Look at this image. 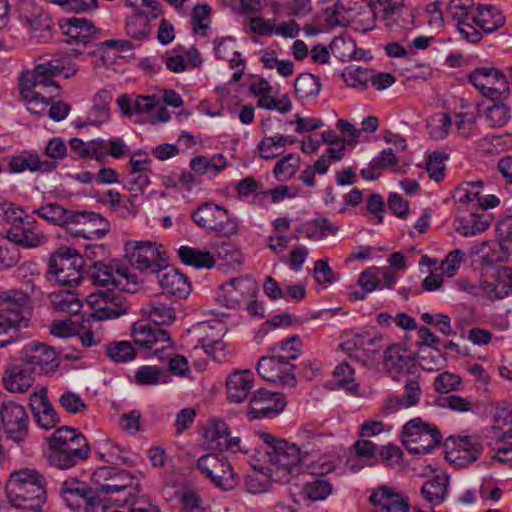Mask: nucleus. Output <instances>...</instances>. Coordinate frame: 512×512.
Segmentation results:
<instances>
[{
	"label": "nucleus",
	"mask_w": 512,
	"mask_h": 512,
	"mask_svg": "<svg viewBox=\"0 0 512 512\" xmlns=\"http://www.w3.org/2000/svg\"><path fill=\"white\" fill-rule=\"evenodd\" d=\"M482 450V445L477 438L464 436L457 440L455 450L452 451L451 454H457L454 457L455 460H462L464 463H472L479 458Z\"/></svg>",
	"instance_id": "nucleus-48"
},
{
	"label": "nucleus",
	"mask_w": 512,
	"mask_h": 512,
	"mask_svg": "<svg viewBox=\"0 0 512 512\" xmlns=\"http://www.w3.org/2000/svg\"><path fill=\"white\" fill-rule=\"evenodd\" d=\"M60 492L69 507L83 508L84 512H88L90 505L95 504L100 497L95 486L88 487L85 482L75 478L65 480Z\"/></svg>",
	"instance_id": "nucleus-23"
},
{
	"label": "nucleus",
	"mask_w": 512,
	"mask_h": 512,
	"mask_svg": "<svg viewBox=\"0 0 512 512\" xmlns=\"http://www.w3.org/2000/svg\"><path fill=\"white\" fill-rule=\"evenodd\" d=\"M383 365L385 370L394 378L414 373L416 369V361L400 346H392L387 349Z\"/></svg>",
	"instance_id": "nucleus-34"
},
{
	"label": "nucleus",
	"mask_w": 512,
	"mask_h": 512,
	"mask_svg": "<svg viewBox=\"0 0 512 512\" xmlns=\"http://www.w3.org/2000/svg\"><path fill=\"white\" fill-rule=\"evenodd\" d=\"M473 9V0H450L446 7V12L447 16L451 17L452 20L460 23L465 20H471L474 13Z\"/></svg>",
	"instance_id": "nucleus-63"
},
{
	"label": "nucleus",
	"mask_w": 512,
	"mask_h": 512,
	"mask_svg": "<svg viewBox=\"0 0 512 512\" xmlns=\"http://www.w3.org/2000/svg\"><path fill=\"white\" fill-rule=\"evenodd\" d=\"M447 486L448 478L446 476H436L425 482L421 488V494L431 504L439 505L447 496Z\"/></svg>",
	"instance_id": "nucleus-52"
},
{
	"label": "nucleus",
	"mask_w": 512,
	"mask_h": 512,
	"mask_svg": "<svg viewBox=\"0 0 512 512\" xmlns=\"http://www.w3.org/2000/svg\"><path fill=\"white\" fill-rule=\"evenodd\" d=\"M29 418L23 406L15 402L3 403L0 408V433L6 440L18 445L29 434Z\"/></svg>",
	"instance_id": "nucleus-12"
},
{
	"label": "nucleus",
	"mask_w": 512,
	"mask_h": 512,
	"mask_svg": "<svg viewBox=\"0 0 512 512\" xmlns=\"http://www.w3.org/2000/svg\"><path fill=\"white\" fill-rule=\"evenodd\" d=\"M166 378L167 373L157 366H141L135 373V381L139 385H158L165 383Z\"/></svg>",
	"instance_id": "nucleus-62"
},
{
	"label": "nucleus",
	"mask_w": 512,
	"mask_h": 512,
	"mask_svg": "<svg viewBox=\"0 0 512 512\" xmlns=\"http://www.w3.org/2000/svg\"><path fill=\"white\" fill-rule=\"evenodd\" d=\"M178 256L184 264L197 269L212 268L215 264V260L210 252L188 246H181L178 250Z\"/></svg>",
	"instance_id": "nucleus-51"
},
{
	"label": "nucleus",
	"mask_w": 512,
	"mask_h": 512,
	"mask_svg": "<svg viewBox=\"0 0 512 512\" xmlns=\"http://www.w3.org/2000/svg\"><path fill=\"white\" fill-rule=\"evenodd\" d=\"M49 448V463L63 470L87 458L90 451L83 434L69 427H61L50 436Z\"/></svg>",
	"instance_id": "nucleus-4"
},
{
	"label": "nucleus",
	"mask_w": 512,
	"mask_h": 512,
	"mask_svg": "<svg viewBox=\"0 0 512 512\" xmlns=\"http://www.w3.org/2000/svg\"><path fill=\"white\" fill-rule=\"evenodd\" d=\"M490 437L496 442L512 438V404L497 409Z\"/></svg>",
	"instance_id": "nucleus-49"
},
{
	"label": "nucleus",
	"mask_w": 512,
	"mask_h": 512,
	"mask_svg": "<svg viewBox=\"0 0 512 512\" xmlns=\"http://www.w3.org/2000/svg\"><path fill=\"white\" fill-rule=\"evenodd\" d=\"M150 13H133L126 18L125 31L126 34L135 40H146L151 33L150 21L156 17H152Z\"/></svg>",
	"instance_id": "nucleus-43"
},
{
	"label": "nucleus",
	"mask_w": 512,
	"mask_h": 512,
	"mask_svg": "<svg viewBox=\"0 0 512 512\" xmlns=\"http://www.w3.org/2000/svg\"><path fill=\"white\" fill-rule=\"evenodd\" d=\"M83 256L74 248H60L50 258L49 271L63 286L78 284L83 277Z\"/></svg>",
	"instance_id": "nucleus-10"
},
{
	"label": "nucleus",
	"mask_w": 512,
	"mask_h": 512,
	"mask_svg": "<svg viewBox=\"0 0 512 512\" xmlns=\"http://www.w3.org/2000/svg\"><path fill=\"white\" fill-rule=\"evenodd\" d=\"M131 336L137 345L153 351L154 354L171 344L168 331L148 320L141 319L135 322L132 326Z\"/></svg>",
	"instance_id": "nucleus-20"
},
{
	"label": "nucleus",
	"mask_w": 512,
	"mask_h": 512,
	"mask_svg": "<svg viewBox=\"0 0 512 512\" xmlns=\"http://www.w3.org/2000/svg\"><path fill=\"white\" fill-rule=\"evenodd\" d=\"M30 405L36 417L37 423L45 430L56 427L59 417L48 400L47 389L41 387L30 396Z\"/></svg>",
	"instance_id": "nucleus-30"
},
{
	"label": "nucleus",
	"mask_w": 512,
	"mask_h": 512,
	"mask_svg": "<svg viewBox=\"0 0 512 512\" xmlns=\"http://www.w3.org/2000/svg\"><path fill=\"white\" fill-rule=\"evenodd\" d=\"M511 118L510 108L503 102H495L486 108L485 120L491 128H500Z\"/></svg>",
	"instance_id": "nucleus-59"
},
{
	"label": "nucleus",
	"mask_w": 512,
	"mask_h": 512,
	"mask_svg": "<svg viewBox=\"0 0 512 512\" xmlns=\"http://www.w3.org/2000/svg\"><path fill=\"white\" fill-rule=\"evenodd\" d=\"M98 162H103L108 156L122 158L129 153V148L121 138L110 140L99 139Z\"/></svg>",
	"instance_id": "nucleus-58"
},
{
	"label": "nucleus",
	"mask_w": 512,
	"mask_h": 512,
	"mask_svg": "<svg viewBox=\"0 0 512 512\" xmlns=\"http://www.w3.org/2000/svg\"><path fill=\"white\" fill-rule=\"evenodd\" d=\"M363 7V0H337L325 9V20L330 26H347Z\"/></svg>",
	"instance_id": "nucleus-35"
},
{
	"label": "nucleus",
	"mask_w": 512,
	"mask_h": 512,
	"mask_svg": "<svg viewBox=\"0 0 512 512\" xmlns=\"http://www.w3.org/2000/svg\"><path fill=\"white\" fill-rule=\"evenodd\" d=\"M256 370L259 376L267 381L279 383L284 387L294 388L297 384L294 375V365L284 359L281 353L262 356Z\"/></svg>",
	"instance_id": "nucleus-18"
},
{
	"label": "nucleus",
	"mask_w": 512,
	"mask_h": 512,
	"mask_svg": "<svg viewBox=\"0 0 512 512\" xmlns=\"http://www.w3.org/2000/svg\"><path fill=\"white\" fill-rule=\"evenodd\" d=\"M7 239L24 248H36L47 241L36 220L29 216L22 224L13 225L7 231Z\"/></svg>",
	"instance_id": "nucleus-28"
},
{
	"label": "nucleus",
	"mask_w": 512,
	"mask_h": 512,
	"mask_svg": "<svg viewBox=\"0 0 512 512\" xmlns=\"http://www.w3.org/2000/svg\"><path fill=\"white\" fill-rule=\"evenodd\" d=\"M87 301L97 320L115 319L128 311L125 298L112 290L94 292L88 296Z\"/></svg>",
	"instance_id": "nucleus-21"
},
{
	"label": "nucleus",
	"mask_w": 512,
	"mask_h": 512,
	"mask_svg": "<svg viewBox=\"0 0 512 512\" xmlns=\"http://www.w3.org/2000/svg\"><path fill=\"white\" fill-rule=\"evenodd\" d=\"M295 93L300 99L316 97L321 89V83L318 77L310 73L299 75L294 83Z\"/></svg>",
	"instance_id": "nucleus-56"
},
{
	"label": "nucleus",
	"mask_w": 512,
	"mask_h": 512,
	"mask_svg": "<svg viewBox=\"0 0 512 512\" xmlns=\"http://www.w3.org/2000/svg\"><path fill=\"white\" fill-rule=\"evenodd\" d=\"M336 383L351 394H356L359 384L354 378V370L348 363L339 364L334 371Z\"/></svg>",
	"instance_id": "nucleus-64"
},
{
	"label": "nucleus",
	"mask_w": 512,
	"mask_h": 512,
	"mask_svg": "<svg viewBox=\"0 0 512 512\" xmlns=\"http://www.w3.org/2000/svg\"><path fill=\"white\" fill-rule=\"evenodd\" d=\"M113 99L112 93L107 89H102L94 96V104L90 109L84 122V126H100L110 119V103Z\"/></svg>",
	"instance_id": "nucleus-40"
},
{
	"label": "nucleus",
	"mask_w": 512,
	"mask_h": 512,
	"mask_svg": "<svg viewBox=\"0 0 512 512\" xmlns=\"http://www.w3.org/2000/svg\"><path fill=\"white\" fill-rule=\"evenodd\" d=\"M92 484L100 497L124 491L137 486L136 479L127 470H120L111 466L97 468L91 477Z\"/></svg>",
	"instance_id": "nucleus-15"
},
{
	"label": "nucleus",
	"mask_w": 512,
	"mask_h": 512,
	"mask_svg": "<svg viewBox=\"0 0 512 512\" xmlns=\"http://www.w3.org/2000/svg\"><path fill=\"white\" fill-rule=\"evenodd\" d=\"M19 358L33 373L48 375L54 373L59 367L55 349L37 341L26 344Z\"/></svg>",
	"instance_id": "nucleus-16"
},
{
	"label": "nucleus",
	"mask_w": 512,
	"mask_h": 512,
	"mask_svg": "<svg viewBox=\"0 0 512 512\" xmlns=\"http://www.w3.org/2000/svg\"><path fill=\"white\" fill-rule=\"evenodd\" d=\"M126 257L136 269L156 274L167 262L163 247L154 241H128L124 247Z\"/></svg>",
	"instance_id": "nucleus-8"
},
{
	"label": "nucleus",
	"mask_w": 512,
	"mask_h": 512,
	"mask_svg": "<svg viewBox=\"0 0 512 512\" xmlns=\"http://www.w3.org/2000/svg\"><path fill=\"white\" fill-rule=\"evenodd\" d=\"M294 142L295 138L293 136L276 134L264 137L258 144L259 156L266 160L274 159L283 152L287 145H291Z\"/></svg>",
	"instance_id": "nucleus-46"
},
{
	"label": "nucleus",
	"mask_w": 512,
	"mask_h": 512,
	"mask_svg": "<svg viewBox=\"0 0 512 512\" xmlns=\"http://www.w3.org/2000/svg\"><path fill=\"white\" fill-rule=\"evenodd\" d=\"M490 437L496 442L512 438V404L497 409Z\"/></svg>",
	"instance_id": "nucleus-50"
},
{
	"label": "nucleus",
	"mask_w": 512,
	"mask_h": 512,
	"mask_svg": "<svg viewBox=\"0 0 512 512\" xmlns=\"http://www.w3.org/2000/svg\"><path fill=\"white\" fill-rule=\"evenodd\" d=\"M419 365L426 371L440 370L445 364V358L438 348L420 347L418 353Z\"/></svg>",
	"instance_id": "nucleus-60"
},
{
	"label": "nucleus",
	"mask_w": 512,
	"mask_h": 512,
	"mask_svg": "<svg viewBox=\"0 0 512 512\" xmlns=\"http://www.w3.org/2000/svg\"><path fill=\"white\" fill-rule=\"evenodd\" d=\"M469 82L484 97L498 99L502 94H509L508 78L499 68L494 66H481L475 68L468 75Z\"/></svg>",
	"instance_id": "nucleus-13"
},
{
	"label": "nucleus",
	"mask_w": 512,
	"mask_h": 512,
	"mask_svg": "<svg viewBox=\"0 0 512 512\" xmlns=\"http://www.w3.org/2000/svg\"><path fill=\"white\" fill-rule=\"evenodd\" d=\"M59 27L63 34L68 37V43L82 46H86L96 39L100 33V30L91 20L81 17L62 19L59 22Z\"/></svg>",
	"instance_id": "nucleus-26"
},
{
	"label": "nucleus",
	"mask_w": 512,
	"mask_h": 512,
	"mask_svg": "<svg viewBox=\"0 0 512 512\" xmlns=\"http://www.w3.org/2000/svg\"><path fill=\"white\" fill-rule=\"evenodd\" d=\"M490 225L489 216L484 212L471 210L468 216L460 218L457 231L465 236H474L485 231Z\"/></svg>",
	"instance_id": "nucleus-45"
},
{
	"label": "nucleus",
	"mask_w": 512,
	"mask_h": 512,
	"mask_svg": "<svg viewBox=\"0 0 512 512\" xmlns=\"http://www.w3.org/2000/svg\"><path fill=\"white\" fill-rule=\"evenodd\" d=\"M337 232L338 227L331 223L329 219L318 218L300 225L293 237L297 239L298 234H303L309 240L320 241L330 235H335Z\"/></svg>",
	"instance_id": "nucleus-41"
},
{
	"label": "nucleus",
	"mask_w": 512,
	"mask_h": 512,
	"mask_svg": "<svg viewBox=\"0 0 512 512\" xmlns=\"http://www.w3.org/2000/svg\"><path fill=\"white\" fill-rule=\"evenodd\" d=\"M227 166L226 158L222 154H214L212 157L196 156L190 161V168L198 175L220 173Z\"/></svg>",
	"instance_id": "nucleus-47"
},
{
	"label": "nucleus",
	"mask_w": 512,
	"mask_h": 512,
	"mask_svg": "<svg viewBox=\"0 0 512 512\" xmlns=\"http://www.w3.org/2000/svg\"><path fill=\"white\" fill-rule=\"evenodd\" d=\"M285 406L282 394L259 389L250 400L248 413L254 419L271 418L282 412Z\"/></svg>",
	"instance_id": "nucleus-25"
},
{
	"label": "nucleus",
	"mask_w": 512,
	"mask_h": 512,
	"mask_svg": "<svg viewBox=\"0 0 512 512\" xmlns=\"http://www.w3.org/2000/svg\"><path fill=\"white\" fill-rule=\"evenodd\" d=\"M257 436L266 444L268 462L274 473L281 474L280 480L289 482V475L300 473L303 457L296 444L277 439L266 431H258Z\"/></svg>",
	"instance_id": "nucleus-5"
},
{
	"label": "nucleus",
	"mask_w": 512,
	"mask_h": 512,
	"mask_svg": "<svg viewBox=\"0 0 512 512\" xmlns=\"http://www.w3.org/2000/svg\"><path fill=\"white\" fill-rule=\"evenodd\" d=\"M32 213L52 225L64 227L74 237L100 239L108 231L107 222L100 213L66 209L56 202L46 203Z\"/></svg>",
	"instance_id": "nucleus-1"
},
{
	"label": "nucleus",
	"mask_w": 512,
	"mask_h": 512,
	"mask_svg": "<svg viewBox=\"0 0 512 512\" xmlns=\"http://www.w3.org/2000/svg\"><path fill=\"white\" fill-rule=\"evenodd\" d=\"M16 299V303H10L9 307L0 308V336L6 335L11 329L18 328L28 319L30 314L28 296L16 294ZM8 343V340H0V347Z\"/></svg>",
	"instance_id": "nucleus-24"
},
{
	"label": "nucleus",
	"mask_w": 512,
	"mask_h": 512,
	"mask_svg": "<svg viewBox=\"0 0 512 512\" xmlns=\"http://www.w3.org/2000/svg\"><path fill=\"white\" fill-rule=\"evenodd\" d=\"M17 11L22 22L27 26L33 37L40 38L38 31H49L50 24L48 17L42 13L33 0H18Z\"/></svg>",
	"instance_id": "nucleus-31"
},
{
	"label": "nucleus",
	"mask_w": 512,
	"mask_h": 512,
	"mask_svg": "<svg viewBox=\"0 0 512 512\" xmlns=\"http://www.w3.org/2000/svg\"><path fill=\"white\" fill-rule=\"evenodd\" d=\"M452 120L447 113H436L427 121V129L433 139L441 140L447 137Z\"/></svg>",
	"instance_id": "nucleus-61"
},
{
	"label": "nucleus",
	"mask_w": 512,
	"mask_h": 512,
	"mask_svg": "<svg viewBox=\"0 0 512 512\" xmlns=\"http://www.w3.org/2000/svg\"><path fill=\"white\" fill-rule=\"evenodd\" d=\"M46 486V479L40 472L22 468L10 474L5 492L9 502L16 508H38L46 502Z\"/></svg>",
	"instance_id": "nucleus-3"
},
{
	"label": "nucleus",
	"mask_w": 512,
	"mask_h": 512,
	"mask_svg": "<svg viewBox=\"0 0 512 512\" xmlns=\"http://www.w3.org/2000/svg\"><path fill=\"white\" fill-rule=\"evenodd\" d=\"M57 167V162L41 160L39 155L32 151H23L12 156L9 160L8 170L11 173L51 172Z\"/></svg>",
	"instance_id": "nucleus-33"
},
{
	"label": "nucleus",
	"mask_w": 512,
	"mask_h": 512,
	"mask_svg": "<svg viewBox=\"0 0 512 512\" xmlns=\"http://www.w3.org/2000/svg\"><path fill=\"white\" fill-rule=\"evenodd\" d=\"M483 293L490 299H503L512 290V270L508 267L497 269L481 283Z\"/></svg>",
	"instance_id": "nucleus-37"
},
{
	"label": "nucleus",
	"mask_w": 512,
	"mask_h": 512,
	"mask_svg": "<svg viewBox=\"0 0 512 512\" xmlns=\"http://www.w3.org/2000/svg\"><path fill=\"white\" fill-rule=\"evenodd\" d=\"M199 330L203 335L198 338L195 349L201 347L215 361H225L231 354V350L221 340L224 335V325L222 323H216L215 325L204 323L200 325Z\"/></svg>",
	"instance_id": "nucleus-22"
},
{
	"label": "nucleus",
	"mask_w": 512,
	"mask_h": 512,
	"mask_svg": "<svg viewBox=\"0 0 512 512\" xmlns=\"http://www.w3.org/2000/svg\"><path fill=\"white\" fill-rule=\"evenodd\" d=\"M483 181H471L461 183L453 193V199L460 204L467 205L471 210L484 212L499 204V199L493 194H485Z\"/></svg>",
	"instance_id": "nucleus-19"
},
{
	"label": "nucleus",
	"mask_w": 512,
	"mask_h": 512,
	"mask_svg": "<svg viewBox=\"0 0 512 512\" xmlns=\"http://www.w3.org/2000/svg\"><path fill=\"white\" fill-rule=\"evenodd\" d=\"M33 372L20 359L12 361L5 369L3 376L4 387L13 393H25L32 386Z\"/></svg>",
	"instance_id": "nucleus-29"
},
{
	"label": "nucleus",
	"mask_w": 512,
	"mask_h": 512,
	"mask_svg": "<svg viewBox=\"0 0 512 512\" xmlns=\"http://www.w3.org/2000/svg\"><path fill=\"white\" fill-rule=\"evenodd\" d=\"M141 312L149 319L148 321L154 322L158 326L169 325L176 319L174 307L163 301L162 297L154 298L145 303L141 308Z\"/></svg>",
	"instance_id": "nucleus-38"
},
{
	"label": "nucleus",
	"mask_w": 512,
	"mask_h": 512,
	"mask_svg": "<svg viewBox=\"0 0 512 512\" xmlns=\"http://www.w3.org/2000/svg\"><path fill=\"white\" fill-rule=\"evenodd\" d=\"M490 225L489 216L484 212L471 210L468 216L460 218L457 231L465 236H474L485 231Z\"/></svg>",
	"instance_id": "nucleus-44"
},
{
	"label": "nucleus",
	"mask_w": 512,
	"mask_h": 512,
	"mask_svg": "<svg viewBox=\"0 0 512 512\" xmlns=\"http://www.w3.org/2000/svg\"><path fill=\"white\" fill-rule=\"evenodd\" d=\"M438 428L416 417L409 420L402 429L401 439L409 453L423 455L441 444Z\"/></svg>",
	"instance_id": "nucleus-7"
},
{
	"label": "nucleus",
	"mask_w": 512,
	"mask_h": 512,
	"mask_svg": "<svg viewBox=\"0 0 512 512\" xmlns=\"http://www.w3.org/2000/svg\"><path fill=\"white\" fill-rule=\"evenodd\" d=\"M254 385V375L250 370H235L226 380L228 399L241 403L247 399Z\"/></svg>",
	"instance_id": "nucleus-36"
},
{
	"label": "nucleus",
	"mask_w": 512,
	"mask_h": 512,
	"mask_svg": "<svg viewBox=\"0 0 512 512\" xmlns=\"http://www.w3.org/2000/svg\"><path fill=\"white\" fill-rule=\"evenodd\" d=\"M28 111L32 114L42 115L48 111L53 98L59 94L52 93H21Z\"/></svg>",
	"instance_id": "nucleus-57"
},
{
	"label": "nucleus",
	"mask_w": 512,
	"mask_h": 512,
	"mask_svg": "<svg viewBox=\"0 0 512 512\" xmlns=\"http://www.w3.org/2000/svg\"><path fill=\"white\" fill-rule=\"evenodd\" d=\"M215 54L218 59L227 60L230 68L234 69L237 66H245L246 61L241 53L235 50V42L231 38H223L215 41Z\"/></svg>",
	"instance_id": "nucleus-53"
},
{
	"label": "nucleus",
	"mask_w": 512,
	"mask_h": 512,
	"mask_svg": "<svg viewBox=\"0 0 512 512\" xmlns=\"http://www.w3.org/2000/svg\"><path fill=\"white\" fill-rule=\"evenodd\" d=\"M201 474L222 491H231L239 484V478L229 461L220 454L209 453L197 461Z\"/></svg>",
	"instance_id": "nucleus-11"
},
{
	"label": "nucleus",
	"mask_w": 512,
	"mask_h": 512,
	"mask_svg": "<svg viewBox=\"0 0 512 512\" xmlns=\"http://www.w3.org/2000/svg\"><path fill=\"white\" fill-rule=\"evenodd\" d=\"M156 274L159 285L165 293L178 298H183L190 294V283L187 277L178 269L168 267L165 264Z\"/></svg>",
	"instance_id": "nucleus-32"
},
{
	"label": "nucleus",
	"mask_w": 512,
	"mask_h": 512,
	"mask_svg": "<svg viewBox=\"0 0 512 512\" xmlns=\"http://www.w3.org/2000/svg\"><path fill=\"white\" fill-rule=\"evenodd\" d=\"M258 286L250 276H239L221 285L217 294V302L226 308H239L256 298Z\"/></svg>",
	"instance_id": "nucleus-14"
},
{
	"label": "nucleus",
	"mask_w": 512,
	"mask_h": 512,
	"mask_svg": "<svg viewBox=\"0 0 512 512\" xmlns=\"http://www.w3.org/2000/svg\"><path fill=\"white\" fill-rule=\"evenodd\" d=\"M77 71V66L68 57L42 59L32 70L22 72L19 77L20 91L59 94L55 77L70 78Z\"/></svg>",
	"instance_id": "nucleus-2"
},
{
	"label": "nucleus",
	"mask_w": 512,
	"mask_h": 512,
	"mask_svg": "<svg viewBox=\"0 0 512 512\" xmlns=\"http://www.w3.org/2000/svg\"><path fill=\"white\" fill-rule=\"evenodd\" d=\"M97 453L102 460L111 464H125L128 460L127 451L110 439L99 444Z\"/></svg>",
	"instance_id": "nucleus-55"
},
{
	"label": "nucleus",
	"mask_w": 512,
	"mask_h": 512,
	"mask_svg": "<svg viewBox=\"0 0 512 512\" xmlns=\"http://www.w3.org/2000/svg\"><path fill=\"white\" fill-rule=\"evenodd\" d=\"M369 501L378 512L410 511L408 498L387 485L374 489L369 497Z\"/></svg>",
	"instance_id": "nucleus-27"
},
{
	"label": "nucleus",
	"mask_w": 512,
	"mask_h": 512,
	"mask_svg": "<svg viewBox=\"0 0 512 512\" xmlns=\"http://www.w3.org/2000/svg\"><path fill=\"white\" fill-rule=\"evenodd\" d=\"M372 7L373 13L384 22L390 31L413 27L414 14L405 6L404 0H375Z\"/></svg>",
	"instance_id": "nucleus-17"
},
{
	"label": "nucleus",
	"mask_w": 512,
	"mask_h": 512,
	"mask_svg": "<svg viewBox=\"0 0 512 512\" xmlns=\"http://www.w3.org/2000/svg\"><path fill=\"white\" fill-rule=\"evenodd\" d=\"M90 275L94 285L113 286L120 291L135 293L140 287L136 274L124 263L111 261H95L90 267Z\"/></svg>",
	"instance_id": "nucleus-6"
},
{
	"label": "nucleus",
	"mask_w": 512,
	"mask_h": 512,
	"mask_svg": "<svg viewBox=\"0 0 512 512\" xmlns=\"http://www.w3.org/2000/svg\"><path fill=\"white\" fill-rule=\"evenodd\" d=\"M53 308L68 315H76L82 309V301L73 290L62 289L54 291L49 295Z\"/></svg>",
	"instance_id": "nucleus-42"
},
{
	"label": "nucleus",
	"mask_w": 512,
	"mask_h": 512,
	"mask_svg": "<svg viewBox=\"0 0 512 512\" xmlns=\"http://www.w3.org/2000/svg\"><path fill=\"white\" fill-rule=\"evenodd\" d=\"M229 428L222 420L210 421L204 429V438L210 449L220 450L226 445Z\"/></svg>",
	"instance_id": "nucleus-54"
},
{
	"label": "nucleus",
	"mask_w": 512,
	"mask_h": 512,
	"mask_svg": "<svg viewBox=\"0 0 512 512\" xmlns=\"http://www.w3.org/2000/svg\"><path fill=\"white\" fill-rule=\"evenodd\" d=\"M192 220L199 227L230 236L237 232V221L222 205L214 202H204L192 212Z\"/></svg>",
	"instance_id": "nucleus-9"
},
{
	"label": "nucleus",
	"mask_w": 512,
	"mask_h": 512,
	"mask_svg": "<svg viewBox=\"0 0 512 512\" xmlns=\"http://www.w3.org/2000/svg\"><path fill=\"white\" fill-rule=\"evenodd\" d=\"M471 20L486 33L496 31L506 22L502 11L492 5H482L478 7L473 13Z\"/></svg>",
	"instance_id": "nucleus-39"
}]
</instances>
